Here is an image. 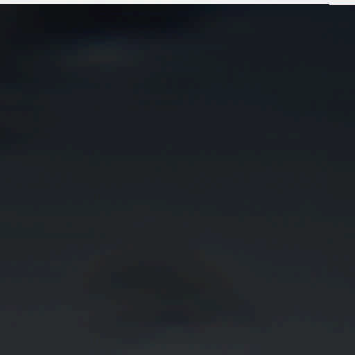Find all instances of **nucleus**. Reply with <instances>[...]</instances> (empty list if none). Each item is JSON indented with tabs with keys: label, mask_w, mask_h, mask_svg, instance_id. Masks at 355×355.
Wrapping results in <instances>:
<instances>
[{
	"label": "nucleus",
	"mask_w": 355,
	"mask_h": 355,
	"mask_svg": "<svg viewBox=\"0 0 355 355\" xmlns=\"http://www.w3.org/2000/svg\"><path fill=\"white\" fill-rule=\"evenodd\" d=\"M343 7H355V6H343Z\"/></svg>",
	"instance_id": "nucleus-1"
}]
</instances>
